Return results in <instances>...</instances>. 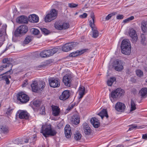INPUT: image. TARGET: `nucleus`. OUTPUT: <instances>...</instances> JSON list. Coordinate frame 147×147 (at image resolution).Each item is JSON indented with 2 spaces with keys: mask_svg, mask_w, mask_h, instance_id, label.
Here are the masks:
<instances>
[{
  "mask_svg": "<svg viewBox=\"0 0 147 147\" xmlns=\"http://www.w3.org/2000/svg\"><path fill=\"white\" fill-rule=\"evenodd\" d=\"M40 132L45 137H47L49 136H55L57 133L55 129H52L51 125L50 124L43 125L41 127Z\"/></svg>",
  "mask_w": 147,
  "mask_h": 147,
  "instance_id": "f257e3e1",
  "label": "nucleus"
},
{
  "mask_svg": "<svg viewBox=\"0 0 147 147\" xmlns=\"http://www.w3.org/2000/svg\"><path fill=\"white\" fill-rule=\"evenodd\" d=\"M125 92L124 90L120 88H118L113 90L109 95L110 100L112 102L123 96Z\"/></svg>",
  "mask_w": 147,
  "mask_h": 147,
  "instance_id": "f03ea898",
  "label": "nucleus"
},
{
  "mask_svg": "<svg viewBox=\"0 0 147 147\" xmlns=\"http://www.w3.org/2000/svg\"><path fill=\"white\" fill-rule=\"evenodd\" d=\"M121 52L125 55H129L131 52V46L128 39L123 40L121 45Z\"/></svg>",
  "mask_w": 147,
  "mask_h": 147,
  "instance_id": "7ed1b4c3",
  "label": "nucleus"
},
{
  "mask_svg": "<svg viewBox=\"0 0 147 147\" xmlns=\"http://www.w3.org/2000/svg\"><path fill=\"white\" fill-rule=\"evenodd\" d=\"M91 17L92 19V20H90L89 22V25L92 28V36L93 38H96L98 36L99 32L94 24L95 17L94 13H91Z\"/></svg>",
  "mask_w": 147,
  "mask_h": 147,
  "instance_id": "20e7f679",
  "label": "nucleus"
},
{
  "mask_svg": "<svg viewBox=\"0 0 147 147\" xmlns=\"http://www.w3.org/2000/svg\"><path fill=\"white\" fill-rule=\"evenodd\" d=\"M57 15V12L55 9L50 11V13L47 14L45 17V21L46 22H50L55 19Z\"/></svg>",
  "mask_w": 147,
  "mask_h": 147,
  "instance_id": "39448f33",
  "label": "nucleus"
},
{
  "mask_svg": "<svg viewBox=\"0 0 147 147\" xmlns=\"http://www.w3.org/2000/svg\"><path fill=\"white\" fill-rule=\"evenodd\" d=\"M27 26L25 25H22L19 26L15 31L14 34L17 37L25 34L28 31Z\"/></svg>",
  "mask_w": 147,
  "mask_h": 147,
  "instance_id": "423d86ee",
  "label": "nucleus"
},
{
  "mask_svg": "<svg viewBox=\"0 0 147 147\" xmlns=\"http://www.w3.org/2000/svg\"><path fill=\"white\" fill-rule=\"evenodd\" d=\"M17 99L22 103H26L29 100V97L26 94L23 92H19L17 95Z\"/></svg>",
  "mask_w": 147,
  "mask_h": 147,
  "instance_id": "0eeeda50",
  "label": "nucleus"
},
{
  "mask_svg": "<svg viewBox=\"0 0 147 147\" xmlns=\"http://www.w3.org/2000/svg\"><path fill=\"white\" fill-rule=\"evenodd\" d=\"M125 64V63L123 61L117 60L114 61L113 65L115 70L121 71L123 69V66Z\"/></svg>",
  "mask_w": 147,
  "mask_h": 147,
  "instance_id": "6e6552de",
  "label": "nucleus"
},
{
  "mask_svg": "<svg viewBox=\"0 0 147 147\" xmlns=\"http://www.w3.org/2000/svg\"><path fill=\"white\" fill-rule=\"evenodd\" d=\"M76 45L75 42L67 43L65 44L62 47V50L64 52H68L73 49Z\"/></svg>",
  "mask_w": 147,
  "mask_h": 147,
  "instance_id": "1a4fd4ad",
  "label": "nucleus"
},
{
  "mask_svg": "<svg viewBox=\"0 0 147 147\" xmlns=\"http://www.w3.org/2000/svg\"><path fill=\"white\" fill-rule=\"evenodd\" d=\"M40 84L41 85H42L41 87L40 85V86H39L37 82L36 81H34L32 83L31 85L32 91L34 92H36L38 90H40V88L43 89L45 87V82H41Z\"/></svg>",
  "mask_w": 147,
  "mask_h": 147,
  "instance_id": "9d476101",
  "label": "nucleus"
},
{
  "mask_svg": "<svg viewBox=\"0 0 147 147\" xmlns=\"http://www.w3.org/2000/svg\"><path fill=\"white\" fill-rule=\"evenodd\" d=\"M13 59L12 58H5L3 60V62L4 63H7V64L6 65H7V67L9 66L10 67V69L8 71L3 73L2 74H1V75L2 76L5 74H6L8 72L11 73L10 74L13 73V71H12V61Z\"/></svg>",
  "mask_w": 147,
  "mask_h": 147,
  "instance_id": "9b49d317",
  "label": "nucleus"
},
{
  "mask_svg": "<svg viewBox=\"0 0 147 147\" xmlns=\"http://www.w3.org/2000/svg\"><path fill=\"white\" fill-rule=\"evenodd\" d=\"M50 86L53 88H57L60 86V82L59 80L54 78H51L49 80Z\"/></svg>",
  "mask_w": 147,
  "mask_h": 147,
  "instance_id": "f8f14e48",
  "label": "nucleus"
},
{
  "mask_svg": "<svg viewBox=\"0 0 147 147\" xmlns=\"http://www.w3.org/2000/svg\"><path fill=\"white\" fill-rule=\"evenodd\" d=\"M126 106L125 104L120 102H117L115 106V109L119 112H123Z\"/></svg>",
  "mask_w": 147,
  "mask_h": 147,
  "instance_id": "ddd939ff",
  "label": "nucleus"
},
{
  "mask_svg": "<svg viewBox=\"0 0 147 147\" xmlns=\"http://www.w3.org/2000/svg\"><path fill=\"white\" fill-rule=\"evenodd\" d=\"M71 76L70 75L66 74L63 78V82L67 86L70 87L71 86Z\"/></svg>",
  "mask_w": 147,
  "mask_h": 147,
  "instance_id": "4468645a",
  "label": "nucleus"
},
{
  "mask_svg": "<svg viewBox=\"0 0 147 147\" xmlns=\"http://www.w3.org/2000/svg\"><path fill=\"white\" fill-rule=\"evenodd\" d=\"M129 34L132 38V42L133 43L136 42L137 40L138 36L135 30L133 29H130L129 32Z\"/></svg>",
  "mask_w": 147,
  "mask_h": 147,
  "instance_id": "2eb2a0df",
  "label": "nucleus"
},
{
  "mask_svg": "<svg viewBox=\"0 0 147 147\" xmlns=\"http://www.w3.org/2000/svg\"><path fill=\"white\" fill-rule=\"evenodd\" d=\"M70 94V92L69 90H64L63 92L61 95L59 96V98L61 100H65L69 98Z\"/></svg>",
  "mask_w": 147,
  "mask_h": 147,
  "instance_id": "dca6fc26",
  "label": "nucleus"
},
{
  "mask_svg": "<svg viewBox=\"0 0 147 147\" xmlns=\"http://www.w3.org/2000/svg\"><path fill=\"white\" fill-rule=\"evenodd\" d=\"M138 94L141 98H146L147 96V88L146 87L142 88L139 91Z\"/></svg>",
  "mask_w": 147,
  "mask_h": 147,
  "instance_id": "f3484780",
  "label": "nucleus"
},
{
  "mask_svg": "<svg viewBox=\"0 0 147 147\" xmlns=\"http://www.w3.org/2000/svg\"><path fill=\"white\" fill-rule=\"evenodd\" d=\"M87 49H84L80 51H77L70 53L69 55L70 57H76L80 55L86 51Z\"/></svg>",
  "mask_w": 147,
  "mask_h": 147,
  "instance_id": "a211bd4d",
  "label": "nucleus"
},
{
  "mask_svg": "<svg viewBox=\"0 0 147 147\" xmlns=\"http://www.w3.org/2000/svg\"><path fill=\"white\" fill-rule=\"evenodd\" d=\"M65 132L66 137L68 138H70L71 135V131L70 125H67L65 128Z\"/></svg>",
  "mask_w": 147,
  "mask_h": 147,
  "instance_id": "6ab92c4d",
  "label": "nucleus"
},
{
  "mask_svg": "<svg viewBox=\"0 0 147 147\" xmlns=\"http://www.w3.org/2000/svg\"><path fill=\"white\" fill-rule=\"evenodd\" d=\"M90 122L95 128H98L100 126L99 121L95 117H92L91 119Z\"/></svg>",
  "mask_w": 147,
  "mask_h": 147,
  "instance_id": "aec40b11",
  "label": "nucleus"
},
{
  "mask_svg": "<svg viewBox=\"0 0 147 147\" xmlns=\"http://www.w3.org/2000/svg\"><path fill=\"white\" fill-rule=\"evenodd\" d=\"M19 117L20 119H28L29 117V114L26 111H22L19 112Z\"/></svg>",
  "mask_w": 147,
  "mask_h": 147,
  "instance_id": "412c9836",
  "label": "nucleus"
},
{
  "mask_svg": "<svg viewBox=\"0 0 147 147\" xmlns=\"http://www.w3.org/2000/svg\"><path fill=\"white\" fill-rule=\"evenodd\" d=\"M52 107L53 115L55 116H58L60 112L59 107L57 106H52Z\"/></svg>",
  "mask_w": 147,
  "mask_h": 147,
  "instance_id": "4be33fe9",
  "label": "nucleus"
},
{
  "mask_svg": "<svg viewBox=\"0 0 147 147\" xmlns=\"http://www.w3.org/2000/svg\"><path fill=\"white\" fill-rule=\"evenodd\" d=\"M58 51V49L56 48L46 50L47 57L53 55L54 54L57 52Z\"/></svg>",
  "mask_w": 147,
  "mask_h": 147,
  "instance_id": "5701e85b",
  "label": "nucleus"
},
{
  "mask_svg": "<svg viewBox=\"0 0 147 147\" xmlns=\"http://www.w3.org/2000/svg\"><path fill=\"white\" fill-rule=\"evenodd\" d=\"M17 22L19 23H28L27 17L25 16H21L17 18Z\"/></svg>",
  "mask_w": 147,
  "mask_h": 147,
  "instance_id": "b1692460",
  "label": "nucleus"
},
{
  "mask_svg": "<svg viewBox=\"0 0 147 147\" xmlns=\"http://www.w3.org/2000/svg\"><path fill=\"white\" fill-rule=\"evenodd\" d=\"M79 99L82 98L85 94V88L83 86H81L79 88Z\"/></svg>",
  "mask_w": 147,
  "mask_h": 147,
  "instance_id": "393cba45",
  "label": "nucleus"
},
{
  "mask_svg": "<svg viewBox=\"0 0 147 147\" xmlns=\"http://www.w3.org/2000/svg\"><path fill=\"white\" fill-rule=\"evenodd\" d=\"M31 22L33 23L38 22L39 20V18L38 16L35 14H32L30 15V17Z\"/></svg>",
  "mask_w": 147,
  "mask_h": 147,
  "instance_id": "a878e982",
  "label": "nucleus"
},
{
  "mask_svg": "<svg viewBox=\"0 0 147 147\" xmlns=\"http://www.w3.org/2000/svg\"><path fill=\"white\" fill-rule=\"evenodd\" d=\"M98 115L101 117L102 119L104 117H106L107 118L109 117L107 110L105 109H103L98 114Z\"/></svg>",
  "mask_w": 147,
  "mask_h": 147,
  "instance_id": "bb28decb",
  "label": "nucleus"
},
{
  "mask_svg": "<svg viewBox=\"0 0 147 147\" xmlns=\"http://www.w3.org/2000/svg\"><path fill=\"white\" fill-rule=\"evenodd\" d=\"M130 107V112L134 111L136 109V102L132 99L131 100Z\"/></svg>",
  "mask_w": 147,
  "mask_h": 147,
  "instance_id": "cd10ccee",
  "label": "nucleus"
},
{
  "mask_svg": "<svg viewBox=\"0 0 147 147\" xmlns=\"http://www.w3.org/2000/svg\"><path fill=\"white\" fill-rule=\"evenodd\" d=\"M71 123L73 124L77 125L80 123L79 117L78 116L74 117L71 119Z\"/></svg>",
  "mask_w": 147,
  "mask_h": 147,
  "instance_id": "c85d7f7f",
  "label": "nucleus"
},
{
  "mask_svg": "<svg viewBox=\"0 0 147 147\" xmlns=\"http://www.w3.org/2000/svg\"><path fill=\"white\" fill-rule=\"evenodd\" d=\"M61 22L59 21L56 22L54 24L55 29L59 30H61Z\"/></svg>",
  "mask_w": 147,
  "mask_h": 147,
  "instance_id": "c756f323",
  "label": "nucleus"
},
{
  "mask_svg": "<svg viewBox=\"0 0 147 147\" xmlns=\"http://www.w3.org/2000/svg\"><path fill=\"white\" fill-rule=\"evenodd\" d=\"M61 30H66L69 27V24L67 22H61Z\"/></svg>",
  "mask_w": 147,
  "mask_h": 147,
  "instance_id": "7c9ffc66",
  "label": "nucleus"
},
{
  "mask_svg": "<svg viewBox=\"0 0 147 147\" xmlns=\"http://www.w3.org/2000/svg\"><path fill=\"white\" fill-rule=\"evenodd\" d=\"M146 25V22H143L142 23L141 28L142 31L144 33L146 32L147 30V28Z\"/></svg>",
  "mask_w": 147,
  "mask_h": 147,
  "instance_id": "2f4dec72",
  "label": "nucleus"
},
{
  "mask_svg": "<svg viewBox=\"0 0 147 147\" xmlns=\"http://www.w3.org/2000/svg\"><path fill=\"white\" fill-rule=\"evenodd\" d=\"M0 130L1 132L5 134L7 133L8 131V128L6 126H1L0 128Z\"/></svg>",
  "mask_w": 147,
  "mask_h": 147,
  "instance_id": "473e14b6",
  "label": "nucleus"
},
{
  "mask_svg": "<svg viewBox=\"0 0 147 147\" xmlns=\"http://www.w3.org/2000/svg\"><path fill=\"white\" fill-rule=\"evenodd\" d=\"M116 79L115 78H111L109 80H108L107 84L109 86H111L113 82L115 81Z\"/></svg>",
  "mask_w": 147,
  "mask_h": 147,
  "instance_id": "72a5a7b5",
  "label": "nucleus"
},
{
  "mask_svg": "<svg viewBox=\"0 0 147 147\" xmlns=\"http://www.w3.org/2000/svg\"><path fill=\"white\" fill-rule=\"evenodd\" d=\"M131 127L129 128L128 131H130L134 129H136L141 128L140 126L138 127L136 124H133L129 125Z\"/></svg>",
  "mask_w": 147,
  "mask_h": 147,
  "instance_id": "f704fd0d",
  "label": "nucleus"
},
{
  "mask_svg": "<svg viewBox=\"0 0 147 147\" xmlns=\"http://www.w3.org/2000/svg\"><path fill=\"white\" fill-rule=\"evenodd\" d=\"M81 136L80 134L77 132L74 134V138L75 140H78L81 138Z\"/></svg>",
  "mask_w": 147,
  "mask_h": 147,
  "instance_id": "c9c22d12",
  "label": "nucleus"
},
{
  "mask_svg": "<svg viewBox=\"0 0 147 147\" xmlns=\"http://www.w3.org/2000/svg\"><path fill=\"white\" fill-rule=\"evenodd\" d=\"M31 30L32 33L35 35L38 34L40 32L39 30L34 28H32Z\"/></svg>",
  "mask_w": 147,
  "mask_h": 147,
  "instance_id": "e433bc0d",
  "label": "nucleus"
},
{
  "mask_svg": "<svg viewBox=\"0 0 147 147\" xmlns=\"http://www.w3.org/2000/svg\"><path fill=\"white\" fill-rule=\"evenodd\" d=\"M40 29L42 32L45 35H48L50 32V31L49 30L45 28H41Z\"/></svg>",
  "mask_w": 147,
  "mask_h": 147,
  "instance_id": "4c0bfd02",
  "label": "nucleus"
},
{
  "mask_svg": "<svg viewBox=\"0 0 147 147\" xmlns=\"http://www.w3.org/2000/svg\"><path fill=\"white\" fill-rule=\"evenodd\" d=\"M136 74L138 76L141 77L143 76V72L140 69H138L136 71Z\"/></svg>",
  "mask_w": 147,
  "mask_h": 147,
  "instance_id": "58836bf2",
  "label": "nucleus"
},
{
  "mask_svg": "<svg viewBox=\"0 0 147 147\" xmlns=\"http://www.w3.org/2000/svg\"><path fill=\"white\" fill-rule=\"evenodd\" d=\"M46 50H44L41 52L40 54V56L42 58L47 57Z\"/></svg>",
  "mask_w": 147,
  "mask_h": 147,
  "instance_id": "ea45409f",
  "label": "nucleus"
},
{
  "mask_svg": "<svg viewBox=\"0 0 147 147\" xmlns=\"http://www.w3.org/2000/svg\"><path fill=\"white\" fill-rule=\"evenodd\" d=\"M31 37L30 36H28L26 38L24 41V42L25 44H27L31 41Z\"/></svg>",
  "mask_w": 147,
  "mask_h": 147,
  "instance_id": "a19ab883",
  "label": "nucleus"
},
{
  "mask_svg": "<svg viewBox=\"0 0 147 147\" xmlns=\"http://www.w3.org/2000/svg\"><path fill=\"white\" fill-rule=\"evenodd\" d=\"M116 14L115 12L109 14L106 17L105 20H108L111 17L115 15Z\"/></svg>",
  "mask_w": 147,
  "mask_h": 147,
  "instance_id": "79ce46f5",
  "label": "nucleus"
},
{
  "mask_svg": "<svg viewBox=\"0 0 147 147\" xmlns=\"http://www.w3.org/2000/svg\"><path fill=\"white\" fill-rule=\"evenodd\" d=\"M134 18V17L133 16H131L130 17H129L123 21V22L125 23H126L130 21H131L133 20Z\"/></svg>",
  "mask_w": 147,
  "mask_h": 147,
  "instance_id": "37998d69",
  "label": "nucleus"
},
{
  "mask_svg": "<svg viewBox=\"0 0 147 147\" xmlns=\"http://www.w3.org/2000/svg\"><path fill=\"white\" fill-rule=\"evenodd\" d=\"M2 79L5 81L6 84H9L10 81L7 76H2Z\"/></svg>",
  "mask_w": 147,
  "mask_h": 147,
  "instance_id": "c03bdc74",
  "label": "nucleus"
},
{
  "mask_svg": "<svg viewBox=\"0 0 147 147\" xmlns=\"http://www.w3.org/2000/svg\"><path fill=\"white\" fill-rule=\"evenodd\" d=\"M68 6L71 8H73L77 7L78 5L75 3H69L68 4Z\"/></svg>",
  "mask_w": 147,
  "mask_h": 147,
  "instance_id": "a18cd8bd",
  "label": "nucleus"
},
{
  "mask_svg": "<svg viewBox=\"0 0 147 147\" xmlns=\"http://www.w3.org/2000/svg\"><path fill=\"white\" fill-rule=\"evenodd\" d=\"M82 125L83 126V130L85 129H87L90 128L88 124L86 122L84 123Z\"/></svg>",
  "mask_w": 147,
  "mask_h": 147,
  "instance_id": "49530a36",
  "label": "nucleus"
},
{
  "mask_svg": "<svg viewBox=\"0 0 147 147\" xmlns=\"http://www.w3.org/2000/svg\"><path fill=\"white\" fill-rule=\"evenodd\" d=\"M84 132L85 134L89 135L91 133V129L90 128L86 129H85L84 130Z\"/></svg>",
  "mask_w": 147,
  "mask_h": 147,
  "instance_id": "de8ad7c7",
  "label": "nucleus"
},
{
  "mask_svg": "<svg viewBox=\"0 0 147 147\" xmlns=\"http://www.w3.org/2000/svg\"><path fill=\"white\" fill-rule=\"evenodd\" d=\"M33 104L36 107H38L39 105V102L38 100H35L33 102Z\"/></svg>",
  "mask_w": 147,
  "mask_h": 147,
  "instance_id": "09e8293b",
  "label": "nucleus"
},
{
  "mask_svg": "<svg viewBox=\"0 0 147 147\" xmlns=\"http://www.w3.org/2000/svg\"><path fill=\"white\" fill-rule=\"evenodd\" d=\"M88 16L86 13H84L83 14L80 15L79 17L81 18H84L87 17Z\"/></svg>",
  "mask_w": 147,
  "mask_h": 147,
  "instance_id": "8fccbe9b",
  "label": "nucleus"
},
{
  "mask_svg": "<svg viewBox=\"0 0 147 147\" xmlns=\"http://www.w3.org/2000/svg\"><path fill=\"white\" fill-rule=\"evenodd\" d=\"M28 80H24L23 83V84L22 85V86L23 87H25L28 84Z\"/></svg>",
  "mask_w": 147,
  "mask_h": 147,
  "instance_id": "3c124183",
  "label": "nucleus"
},
{
  "mask_svg": "<svg viewBox=\"0 0 147 147\" xmlns=\"http://www.w3.org/2000/svg\"><path fill=\"white\" fill-rule=\"evenodd\" d=\"M7 67V65H3L0 67V72L4 70L5 68H6Z\"/></svg>",
  "mask_w": 147,
  "mask_h": 147,
  "instance_id": "603ef678",
  "label": "nucleus"
},
{
  "mask_svg": "<svg viewBox=\"0 0 147 147\" xmlns=\"http://www.w3.org/2000/svg\"><path fill=\"white\" fill-rule=\"evenodd\" d=\"M40 114L41 115H44L45 113V108L44 107L41 108L40 110Z\"/></svg>",
  "mask_w": 147,
  "mask_h": 147,
  "instance_id": "864d4df0",
  "label": "nucleus"
},
{
  "mask_svg": "<svg viewBox=\"0 0 147 147\" xmlns=\"http://www.w3.org/2000/svg\"><path fill=\"white\" fill-rule=\"evenodd\" d=\"M123 18V16L122 15L119 14L117 16L116 18L118 20L122 19Z\"/></svg>",
  "mask_w": 147,
  "mask_h": 147,
  "instance_id": "5fc2aeb1",
  "label": "nucleus"
},
{
  "mask_svg": "<svg viewBox=\"0 0 147 147\" xmlns=\"http://www.w3.org/2000/svg\"><path fill=\"white\" fill-rule=\"evenodd\" d=\"M13 110L12 109H8L6 112V113L8 115H10L12 112Z\"/></svg>",
  "mask_w": 147,
  "mask_h": 147,
  "instance_id": "6e6d98bb",
  "label": "nucleus"
},
{
  "mask_svg": "<svg viewBox=\"0 0 147 147\" xmlns=\"http://www.w3.org/2000/svg\"><path fill=\"white\" fill-rule=\"evenodd\" d=\"M22 142H21L20 143L22 144H24V143H27L28 142V140L27 139H23L22 140Z\"/></svg>",
  "mask_w": 147,
  "mask_h": 147,
  "instance_id": "4d7b16f0",
  "label": "nucleus"
},
{
  "mask_svg": "<svg viewBox=\"0 0 147 147\" xmlns=\"http://www.w3.org/2000/svg\"><path fill=\"white\" fill-rule=\"evenodd\" d=\"M73 107H74V106H73L72 105H69L67 108L66 110L67 111H69L70 110H71V109H72L73 108Z\"/></svg>",
  "mask_w": 147,
  "mask_h": 147,
  "instance_id": "13d9d810",
  "label": "nucleus"
},
{
  "mask_svg": "<svg viewBox=\"0 0 147 147\" xmlns=\"http://www.w3.org/2000/svg\"><path fill=\"white\" fill-rule=\"evenodd\" d=\"M142 138L143 139H147V133L144 134L142 136Z\"/></svg>",
  "mask_w": 147,
  "mask_h": 147,
  "instance_id": "bf43d9fd",
  "label": "nucleus"
},
{
  "mask_svg": "<svg viewBox=\"0 0 147 147\" xmlns=\"http://www.w3.org/2000/svg\"><path fill=\"white\" fill-rule=\"evenodd\" d=\"M131 91L134 94L136 93L137 92L136 89L135 88H133L132 89Z\"/></svg>",
  "mask_w": 147,
  "mask_h": 147,
  "instance_id": "052dcab7",
  "label": "nucleus"
},
{
  "mask_svg": "<svg viewBox=\"0 0 147 147\" xmlns=\"http://www.w3.org/2000/svg\"><path fill=\"white\" fill-rule=\"evenodd\" d=\"M115 147H124V146L123 144H119L117 145Z\"/></svg>",
  "mask_w": 147,
  "mask_h": 147,
  "instance_id": "680f3d73",
  "label": "nucleus"
},
{
  "mask_svg": "<svg viewBox=\"0 0 147 147\" xmlns=\"http://www.w3.org/2000/svg\"><path fill=\"white\" fill-rule=\"evenodd\" d=\"M44 66H45V65H40L38 66V67H39V68L42 67H44Z\"/></svg>",
  "mask_w": 147,
  "mask_h": 147,
  "instance_id": "e2e57ef3",
  "label": "nucleus"
},
{
  "mask_svg": "<svg viewBox=\"0 0 147 147\" xmlns=\"http://www.w3.org/2000/svg\"><path fill=\"white\" fill-rule=\"evenodd\" d=\"M2 35H3V34H2V32H1L0 31V37Z\"/></svg>",
  "mask_w": 147,
  "mask_h": 147,
  "instance_id": "0e129e2a",
  "label": "nucleus"
},
{
  "mask_svg": "<svg viewBox=\"0 0 147 147\" xmlns=\"http://www.w3.org/2000/svg\"><path fill=\"white\" fill-rule=\"evenodd\" d=\"M7 76V77H8V78H11V76H9H9Z\"/></svg>",
  "mask_w": 147,
  "mask_h": 147,
  "instance_id": "69168bd1",
  "label": "nucleus"
},
{
  "mask_svg": "<svg viewBox=\"0 0 147 147\" xmlns=\"http://www.w3.org/2000/svg\"><path fill=\"white\" fill-rule=\"evenodd\" d=\"M32 139H34V138H35V137L34 136V137H32Z\"/></svg>",
  "mask_w": 147,
  "mask_h": 147,
  "instance_id": "338daca9",
  "label": "nucleus"
},
{
  "mask_svg": "<svg viewBox=\"0 0 147 147\" xmlns=\"http://www.w3.org/2000/svg\"><path fill=\"white\" fill-rule=\"evenodd\" d=\"M146 82L147 83V80H146Z\"/></svg>",
  "mask_w": 147,
  "mask_h": 147,
  "instance_id": "774afa93",
  "label": "nucleus"
}]
</instances>
